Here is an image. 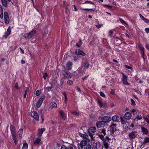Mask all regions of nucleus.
Masks as SVG:
<instances>
[{
	"label": "nucleus",
	"instance_id": "9",
	"mask_svg": "<svg viewBox=\"0 0 149 149\" xmlns=\"http://www.w3.org/2000/svg\"><path fill=\"white\" fill-rule=\"evenodd\" d=\"M102 120L105 124V123H109L110 121L111 120V118L109 116H106L103 117L102 118Z\"/></svg>",
	"mask_w": 149,
	"mask_h": 149
},
{
	"label": "nucleus",
	"instance_id": "52",
	"mask_svg": "<svg viewBox=\"0 0 149 149\" xmlns=\"http://www.w3.org/2000/svg\"><path fill=\"white\" fill-rule=\"evenodd\" d=\"M131 101L132 103V105L134 106L136 105L134 101L133 100V99H131Z\"/></svg>",
	"mask_w": 149,
	"mask_h": 149
},
{
	"label": "nucleus",
	"instance_id": "58",
	"mask_svg": "<svg viewBox=\"0 0 149 149\" xmlns=\"http://www.w3.org/2000/svg\"><path fill=\"white\" fill-rule=\"evenodd\" d=\"M64 78L63 77L62 79H61L60 81V84L61 85H63V84L64 82V80L63 79Z\"/></svg>",
	"mask_w": 149,
	"mask_h": 149
},
{
	"label": "nucleus",
	"instance_id": "55",
	"mask_svg": "<svg viewBox=\"0 0 149 149\" xmlns=\"http://www.w3.org/2000/svg\"><path fill=\"white\" fill-rule=\"evenodd\" d=\"M100 95L102 97H105V95L102 92H100Z\"/></svg>",
	"mask_w": 149,
	"mask_h": 149
},
{
	"label": "nucleus",
	"instance_id": "57",
	"mask_svg": "<svg viewBox=\"0 0 149 149\" xmlns=\"http://www.w3.org/2000/svg\"><path fill=\"white\" fill-rule=\"evenodd\" d=\"M61 149H67V147L65 145H62L61 147Z\"/></svg>",
	"mask_w": 149,
	"mask_h": 149
},
{
	"label": "nucleus",
	"instance_id": "43",
	"mask_svg": "<svg viewBox=\"0 0 149 149\" xmlns=\"http://www.w3.org/2000/svg\"><path fill=\"white\" fill-rule=\"evenodd\" d=\"M84 3L94 4V3L93 2L90 1H86Z\"/></svg>",
	"mask_w": 149,
	"mask_h": 149
},
{
	"label": "nucleus",
	"instance_id": "23",
	"mask_svg": "<svg viewBox=\"0 0 149 149\" xmlns=\"http://www.w3.org/2000/svg\"><path fill=\"white\" fill-rule=\"evenodd\" d=\"M86 68H84V67L82 65L81 67H79L78 70V71L79 72L81 73H83L84 71L86 70Z\"/></svg>",
	"mask_w": 149,
	"mask_h": 149
},
{
	"label": "nucleus",
	"instance_id": "37",
	"mask_svg": "<svg viewBox=\"0 0 149 149\" xmlns=\"http://www.w3.org/2000/svg\"><path fill=\"white\" fill-rule=\"evenodd\" d=\"M119 21H120V22H121L123 24H126L127 25L126 22L123 20L121 18H120L119 19Z\"/></svg>",
	"mask_w": 149,
	"mask_h": 149
},
{
	"label": "nucleus",
	"instance_id": "54",
	"mask_svg": "<svg viewBox=\"0 0 149 149\" xmlns=\"http://www.w3.org/2000/svg\"><path fill=\"white\" fill-rule=\"evenodd\" d=\"M40 94V92L39 90H37L36 92V95L37 96H38Z\"/></svg>",
	"mask_w": 149,
	"mask_h": 149
},
{
	"label": "nucleus",
	"instance_id": "15",
	"mask_svg": "<svg viewBox=\"0 0 149 149\" xmlns=\"http://www.w3.org/2000/svg\"><path fill=\"white\" fill-rule=\"evenodd\" d=\"M132 115L129 112H127L125 113L124 116V119L127 120L130 119Z\"/></svg>",
	"mask_w": 149,
	"mask_h": 149
},
{
	"label": "nucleus",
	"instance_id": "45",
	"mask_svg": "<svg viewBox=\"0 0 149 149\" xmlns=\"http://www.w3.org/2000/svg\"><path fill=\"white\" fill-rule=\"evenodd\" d=\"M92 148L90 144H88L86 147V149H91Z\"/></svg>",
	"mask_w": 149,
	"mask_h": 149
},
{
	"label": "nucleus",
	"instance_id": "38",
	"mask_svg": "<svg viewBox=\"0 0 149 149\" xmlns=\"http://www.w3.org/2000/svg\"><path fill=\"white\" fill-rule=\"evenodd\" d=\"M110 140H111V139L109 138V137L107 136L104 138L103 142L104 141L105 142H107V141H109Z\"/></svg>",
	"mask_w": 149,
	"mask_h": 149
},
{
	"label": "nucleus",
	"instance_id": "26",
	"mask_svg": "<svg viewBox=\"0 0 149 149\" xmlns=\"http://www.w3.org/2000/svg\"><path fill=\"white\" fill-rule=\"evenodd\" d=\"M116 124H113L111 126V130L113 132H114L116 130Z\"/></svg>",
	"mask_w": 149,
	"mask_h": 149
},
{
	"label": "nucleus",
	"instance_id": "21",
	"mask_svg": "<svg viewBox=\"0 0 149 149\" xmlns=\"http://www.w3.org/2000/svg\"><path fill=\"white\" fill-rule=\"evenodd\" d=\"M101 132L103 134V135L102 134L99 135V137L103 141L104 139V136L106 135V133L104 130H102Z\"/></svg>",
	"mask_w": 149,
	"mask_h": 149
},
{
	"label": "nucleus",
	"instance_id": "42",
	"mask_svg": "<svg viewBox=\"0 0 149 149\" xmlns=\"http://www.w3.org/2000/svg\"><path fill=\"white\" fill-rule=\"evenodd\" d=\"M57 107V104L56 103L53 104L51 106V108L53 109V108H56Z\"/></svg>",
	"mask_w": 149,
	"mask_h": 149
},
{
	"label": "nucleus",
	"instance_id": "10",
	"mask_svg": "<svg viewBox=\"0 0 149 149\" xmlns=\"http://www.w3.org/2000/svg\"><path fill=\"white\" fill-rule=\"evenodd\" d=\"M139 48L141 52V55L142 58H143V60H144L145 58L144 57V48L143 46L141 44L139 45Z\"/></svg>",
	"mask_w": 149,
	"mask_h": 149
},
{
	"label": "nucleus",
	"instance_id": "18",
	"mask_svg": "<svg viewBox=\"0 0 149 149\" xmlns=\"http://www.w3.org/2000/svg\"><path fill=\"white\" fill-rule=\"evenodd\" d=\"M11 29L10 28V26H9L8 28L7 29V30L6 32L5 33L4 35V37L5 38H7L8 36L11 33Z\"/></svg>",
	"mask_w": 149,
	"mask_h": 149
},
{
	"label": "nucleus",
	"instance_id": "1",
	"mask_svg": "<svg viewBox=\"0 0 149 149\" xmlns=\"http://www.w3.org/2000/svg\"><path fill=\"white\" fill-rule=\"evenodd\" d=\"M4 17L5 23L6 24H8L10 22V19L8 14L7 12L5 11L3 13V9L2 6L0 4V18L2 19Z\"/></svg>",
	"mask_w": 149,
	"mask_h": 149
},
{
	"label": "nucleus",
	"instance_id": "28",
	"mask_svg": "<svg viewBox=\"0 0 149 149\" xmlns=\"http://www.w3.org/2000/svg\"><path fill=\"white\" fill-rule=\"evenodd\" d=\"M62 93L64 95V100L65 102V103L67 104L68 102V98L66 95V93L65 92H63Z\"/></svg>",
	"mask_w": 149,
	"mask_h": 149
},
{
	"label": "nucleus",
	"instance_id": "4",
	"mask_svg": "<svg viewBox=\"0 0 149 149\" xmlns=\"http://www.w3.org/2000/svg\"><path fill=\"white\" fill-rule=\"evenodd\" d=\"M96 131V129L95 127H91L88 130V132L91 139H93V134L95 133Z\"/></svg>",
	"mask_w": 149,
	"mask_h": 149
},
{
	"label": "nucleus",
	"instance_id": "51",
	"mask_svg": "<svg viewBox=\"0 0 149 149\" xmlns=\"http://www.w3.org/2000/svg\"><path fill=\"white\" fill-rule=\"evenodd\" d=\"M113 33V32L112 30H110L109 31V35L111 36Z\"/></svg>",
	"mask_w": 149,
	"mask_h": 149
},
{
	"label": "nucleus",
	"instance_id": "14",
	"mask_svg": "<svg viewBox=\"0 0 149 149\" xmlns=\"http://www.w3.org/2000/svg\"><path fill=\"white\" fill-rule=\"evenodd\" d=\"M105 124L102 121H99L96 123V125L98 128H101L104 126Z\"/></svg>",
	"mask_w": 149,
	"mask_h": 149
},
{
	"label": "nucleus",
	"instance_id": "3",
	"mask_svg": "<svg viewBox=\"0 0 149 149\" xmlns=\"http://www.w3.org/2000/svg\"><path fill=\"white\" fill-rule=\"evenodd\" d=\"M36 30L33 29L29 33H24L23 36L25 38L30 39L36 33Z\"/></svg>",
	"mask_w": 149,
	"mask_h": 149
},
{
	"label": "nucleus",
	"instance_id": "5",
	"mask_svg": "<svg viewBox=\"0 0 149 149\" xmlns=\"http://www.w3.org/2000/svg\"><path fill=\"white\" fill-rule=\"evenodd\" d=\"M138 132L136 131H132L129 134V136L130 139H135L137 136Z\"/></svg>",
	"mask_w": 149,
	"mask_h": 149
},
{
	"label": "nucleus",
	"instance_id": "53",
	"mask_svg": "<svg viewBox=\"0 0 149 149\" xmlns=\"http://www.w3.org/2000/svg\"><path fill=\"white\" fill-rule=\"evenodd\" d=\"M27 91H28V89L27 88H26V89L25 91V93L24 94V98H26Z\"/></svg>",
	"mask_w": 149,
	"mask_h": 149
},
{
	"label": "nucleus",
	"instance_id": "56",
	"mask_svg": "<svg viewBox=\"0 0 149 149\" xmlns=\"http://www.w3.org/2000/svg\"><path fill=\"white\" fill-rule=\"evenodd\" d=\"M47 73H46V72L45 73H44V74L43 75L44 79L45 80L46 79V78L47 77Z\"/></svg>",
	"mask_w": 149,
	"mask_h": 149
},
{
	"label": "nucleus",
	"instance_id": "39",
	"mask_svg": "<svg viewBox=\"0 0 149 149\" xmlns=\"http://www.w3.org/2000/svg\"><path fill=\"white\" fill-rule=\"evenodd\" d=\"M48 31L47 29H45L43 30L42 31V34L44 35H46L48 33Z\"/></svg>",
	"mask_w": 149,
	"mask_h": 149
},
{
	"label": "nucleus",
	"instance_id": "48",
	"mask_svg": "<svg viewBox=\"0 0 149 149\" xmlns=\"http://www.w3.org/2000/svg\"><path fill=\"white\" fill-rule=\"evenodd\" d=\"M136 118L138 120H140L142 119V117L141 115H138L136 117Z\"/></svg>",
	"mask_w": 149,
	"mask_h": 149
},
{
	"label": "nucleus",
	"instance_id": "59",
	"mask_svg": "<svg viewBox=\"0 0 149 149\" xmlns=\"http://www.w3.org/2000/svg\"><path fill=\"white\" fill-rule=\"evenodd\" d=\"M125 67L126 68L128 69H132V68L131 67H130V66L128 65H125Z\"/></svg>",
	"mask_w": 149,
	"mask_h": 149
},
{
	"label": "nucleus",
	"instance_id": "64",
	"mask_svg": "<svg viewBox=\"0 0 149 149\" xmlns=\"http://www.w3.org/2000/svg\"><path fill=\"white\" fill-rule=\"evenodd\" d=\"M145 47L149 51V45L147 44L146 45Z\"/></svg>",
	"mask_w": 149,
	"mask_h": 149
},
{
	"label": "nucleus",
	"instance_id": "34",
	"mask_svg": "<svg viewBox=\"0 0 149 149\" xmlns=\"http://www.w3.org/2000/svg\"><path fill=\"white\" fill-rule=\"evenodd\" d=\"M82 42L81 39H79V42L76 44V45L78 47H80L82 44Z\"/></svg>",
	"mask_w": 149,
	"mask_h": 149
},
{
	"label": "nucleus",
	"instance_id": "31",
	"mask_svg": "<svg viewBox=\"0 0 149 149\" xmlns=\"http://www.w3.org/2000/svg\"><path fill=\"white\" fill-rule=\"evenodd\" d=\"M41 140V138L40 137H38L34 141V143L35 144H38L40 143Z\"/></svg>",
	"mask_w": 149,
	"mask_h": 149
},
{
	"label": "nucleus",
	"instance_id": "12",
	"mask_svg": "<svg viewBox=\"0 0 149 149\" xmlns=\"http://www.w3.org/2000/svg\"><path fill=\"white\" fill-rule=\"evenodd\" d=\"M75 54L77 55H81L83 56H84L86 54L83 51L79 49H77L75 51Z\"/></svg>",
	"mask_w": 149,
	"mask_h": 149
},
{
	"label": "nucleus",
	"instance_id": "60",
	"mask_svg": "<svg viewBox=\"0 0 149 149\" xmlns=\"http://www.w3.org/2000/svg\"><path fill=\"white\" fill-rule=\"evenodd\" d=\"M143 20L146 23H149V20L146 18Z\"/></svg>",
	"mask_w": 149,
	"mask_h": 149
},
{
	"label": "nucleus",
	"instance_id": "40",
	"mask_svg": "<svg viewBox=\"0 0 149 149\" xmlns=\"http://www.w3.org/2000/svg\"><path fill=\"white\" fill-rule=\"evenodd\" d=\"M147 122V123L149 124V116H146L143 118Z\"/></svg>",
	"mask_w": 149,
	"mask_h": 149
},
{
	"label": "nucleus",
	"instance_id": "6",
	"mask_svg": "<svg viewBox=\"0 0 149 149\" xmlns=\"http://www.w3.org/2000/svg\"><path fill=\"white\" fill-rule=\"evenodd\" d=\"M123 77L121 79L122 81L123 82V83L126 85H130L128 82L127 81V77L124 74L122 73Z\"/></svg>",
	"mask_w": 149,
	"mask_h": 149
},
{
	"label": "nucleus",
	"instance_id": "27",
	"mask_svg": "<svg viewBox=\"0 0 149 149\" xmlns=\"http://www.w3.org/2000/svg\"><path fill=\"white\" fill-rule=\"evenodd\" d=\"M148 143H149V137H146L144 138V140L141 143L143 144H145Z\"/></svg>",
	"mask_w": 149,
	"mask_h": 149
},
{
	"label": "nucleus",
	"instance_id": "25",
	"mask_svg": "<svg viewBox=\"0 0 149 149\" xmlns=\"http://www.w3.org/2000/svg\"><path fill=\"white\" fill-rule=\"evenodd\" d=\"M28 144L25 141H24L23 142V146L22 149H27Z\"/></svg>",
	"mask_w": 149,
	"mask_h": 149
},
{
	"label": "nucleus",
	"instance_id": "16",
	"mask_svg": "<svg viewBox=\"0 0 149 149\" xmlns=\"http://www.w3.org/2000/svg\"><path fill=\"white\" fill-rule=\"evenodd\" d=\"M62 73L64 75V77H63L67 79L71 78V76L68 72L65 71L64 70H62Z\"/></svg>",
	"mask_w": 149,
	"mask_h": 149
},
{
	"label": "nucleus",
	"instance_id": "30",
	"mask_svg": "<svg viewBox=\"0 0 149 149\" xmlns=\"http://www.w3.org/2000/svg\"><path fill=\"white\" fill-rule=\"evenodd\" d=\"M23 130L22 129H20L18 132V134L19 135V138L21 139L22 137V135L23 133Z\"/></svg>",
	"mask_w": 149,
	"mask_h": 149
},
{
	"label": "nucleus",
	"instance_id": "49",
	"mask_svg": "<svg viewBox=\"0 0 149 149\" xmlns=\"http://www.w3.org/2000/svg\"><path fill=\"white\" fill-rule=\"evenodd\" d=\"M93 147L92 148V149H97V144L96 143H93Z\"/></svg>",
	"mask_w": 149,
	"mask_h": 149
},
{
	"label": "nucleus",
	"instance_id": "22",
	"mask_svg": "<svg viewBox=\"0 0 149 149\" xmlns=\"http://www.w3.org/2000/svg\"><path fill=\"white\" fill-rule=\"evenodd\" d=\"M120 119L116 115L113 116L111 118V120L114 122H117L119 121Z\"/></svg>",
	"mask_w": 149,
	"mask_h": 149
},
{
	"label": "nucleus",
	"instance_id": "7",
	"mask_svg": "<svg viewBox=\"0 0 149 149\" xmlns=\"http://www.w3.org/2000/svg\"><path fill=\"white\" fill-rule=\"evenodd\" d=\"M29 115L36 120H39V116L36 112L34 111L31 112Z\"/></svg>",
	"mask_w": 149,
	"mask_h": 149
},
{
	"label": "nucleus",
	"instance_id": "13",
	"mask_svg": "<svg viewBox=\"0 0 149 149\" xmlns=\"http://www.w3.org/2000/svg\"><path fill=\"white\" fill-rule=\"evenodd\" d=\"M79 135L81 137L87 140L88 142H90L91 140H92L91 139V138L89 139L88 136L86 134L80 133L79 134Z\"/></svg>",
	"mask_w": 149,
	"mask_h": 149
},
{
	"label": "nucleus",
	"instance_id": "47",
	"mask_svg": "<svg viewBox=\"0 0 149 149\" xmlns=\"http://www.w3.org/2000/svg\"><path fill=\"white\" fill-rule=\"evenodd\" d=\"M67 149H73V146L72 144L69 145L67 147Z\"/></svg>",
	"mask_w": 149,
	"mask_h": 149
},
{
	"label": "nucleus",
	"instance_id": "46",
	"mask_svg": "<svg viewBox=\"0 0 149 149\" xmlns=\"http://www.w3.org/2000/svg\"><path fill=\"white\" fill-rule=\"evenodd\" d=\"M70 11V9H68V6H67L65 8V12L66 14H68V13H69Z\"/></svg>",
	"mask_w": 149,
	"mask_h": 149
},
{
	"label": "nucleus",
	"instance_id": "44",
	"mask_svg": "<svg viewBox=\"0 0 149 149\" xmlns=\"http://www.w3.org/2000/svg\"><path fill=\"white\" fill-rule=\"evenodd\" d=\"M72 113L73 114L76 116H78L79 115V112H78L77 111H74Z\"/></svg>",
	"mask_w": 149,
	"mask_h": 149
},
{
	"label": "nucleus",
	"instance_id": "11",
	"mask_svg": "<svg viewBox=\"0 0 149 149\" xmlns=\"http://www.w3.org/2000/svg\"><path fill=\"white\" fill-rule=\"evenodd\" d=\"M97 103L101 108L102 107L104 108H106L107 107V103L104 102L103 103L99 100H97Z\"/></svg>",
	"mask_w": 149,
	"mask_h": 149
},
{
	"label": "nucleus",
	"instance_id": "36",
	"mask_svg": "<svg viewBox=\"0 0 149 149\" xmlns=\"http://www.w3.org/2000/svg\"><path fill=\"white\" fill-rule=\"evenodd\" d=\"M77 146L79 149H83V148L84 146H82V145L80 143H78Z\"/></svg>",
	"mask_w": 149,
	"mask_h": 149
},
{
	"label": "nucleus",
	"instance_id": "19",
	"mask_svg": "<svg viewBox=\"0 0 149 149\" xmlns=\"http://www.w3.org/2000/svg\"><path fill=\"white\" fill-rule=\"evenodd\" d=\"M1 1L3 6L6 7L8 6V2L11 1V0H1Z\"/></svg>",
	"mask_w": 149,
	"mask_h": 149
},
{
	"label": "nucleus",
	"instance_id": "17",
	"mask_svg": "<svg viewBox=\"0 0 149 149\" xmlns=\"http://www.w3.org/2000/svg\"><path fill=\"white\" fill-rule=\"evenodd\" d=\"M45 128H39L38 130V136H41L42 133L45 131Z\"/></svg>",
	"mask_w": 149,
	"mask_h": 149
},
{
	"label": "nucleus",
	"instance_id": "33",
	"mask_svg": "<svg viewBox=\"0 0 149 149\" xmlns=\"http://www.w3.org/2000/svg\"><path fill=\"white\" fill-rule=\"evenodd\" d=\"M87 141L85 140H83L81 141L80 143L83 146H85L87 144Z\"/></svg>",
	"mask_w": 149,
	"mask_h": 149
},
{
	"label": "nucleus",
	"instance_id": "32",
	"mask_svg": "<svg viewBox=\"0 0 149 149\" xmlns=\"http://www.w3.org/2000/svg\"><path fill=\"white\" fill-rule=\"evenodd\" d=\"M102 143L106 149H108L109 148V144L108 143L104 141V142H103Z\"/></svg>",
	"mask_w": 149,
	"mask_h": 149
},
{
	"label": "nucleus",
	"instance_id": "61",
	"mask_svg": "<svg viewBox=\"0 0 149 149\" xmlns=\"http://www.w3.org/2000/svg\"><path fill=\"white\" fill-rule=\"evenodd\" d=\"M134 91H135L138 94H140V95H141V93L140 92V91L139 90H136V89H134Z\"/></svg>",
	"mask_w": 149,
	"mask_h": 149
},
{
	"label": "nucleus",
	"instance_id": "35",
	"mask_svg": "<svg viewBox=\"0 0 149 149\" xmlns=\"http://www.w3.org/2000/svg\"><path fill=\"white\" fill-rule=\"evenodd\" d=\"M89 64L87 62H86L84 63V69L86 68L87 69L89 67Z\"/></svg>",
	"mask_w": 149,
	"mask_h": 149
},
{
	"label": "nucleus",
	"instance_id": "63",
	"mask_svg": "<svg viewBox=\"0 0 149 149\" xmlns=\"http://www.w3.org/2000/svg\"><path fill=\"white\" fill-rule=\"evenodd\" d=\"M145 31L147 33H148L149 32V28H147L145 29Z\"/></svg>",
	"mask_w": 149,
	"mask_h": 149
},
{
	"label": "nucleus",
	"instance_id": "20",
	"mask_svg": "<svg viewBox=\"0 0 149 149\" xmlns=\"http://www.w3.org/2000/svg\"><path fill=\"white\" fill-rule=\"evenodd\" d=\"M141 132L143 134L146 135L148 134L149 131L146 128L144 127H141Z\"/></svg>",
	"mask_w": 149,
	"mask_h": 149
},
{
	"label": "nucleus",
	"instance_id": "41",
	"mask_svg": "<svg viewBox=\"0 0 149 149\" xmlns=\"http://www.w3.org/2000/svg\"><path fill=\"white\" fill-rule=\"evenodd\" d=\"M53 87L52 86L50 87H47L45 88V90H47L48 91H49L52 90Z\"/></svg>",
	"mask_w": 149,
	"mask_h": 149
},
{
	"label": "nucleus",
	"instance_id": "8",
	"mask_svg": "<svg viewBox=\"0 0 149 149\" xmlns=\"http://www.w3.org/2000/svg\"><path fill=\"white\" fill-rule=\"evenodd\" d=\"M45 96H42L39 99L36 104V107L37 108H39L40 107L43 101L45 100Z\"/></svg>",
	"mask_w": 149,
	"mask_h": 149
},
{
	"label": "nucleus",
	"instance_id": "50",
	"mask_svg": "<svg viewBox=\"0 0 149 149\" xmlns=\"http://www.w3.org/2000/svg\"><path fill=\"white\" fill-rule=\"evenodd\" d=\"M67 83L70 85H72L73 84V82L71 80H68L67 81Z\"/></svg>",
	"mask_w": 149,
	"mask_h": 149
},
{
	"label": "nucleus",
	"instance_id": "62",
	"mask_svg": "<svg viewBox=\"0 0 149 149\" xmlns=\"http://www.w3.org/2000/svg\"><path fill=\"white\" fill-rule=\"evenodd\" d=\"M102 25V24H99L97 25H96L95 26L97 28H100L101 27Z\"/></svg>",
	"mask_w": 149,
	"mask_h": 149
},
{
	"label": "nucleus",
	"instance_id": "2",
	"mask_svg": "<svg viewBox=\"0 0 149 149\" xmlns=\"http://www.w3.org/2000/svg\"><path fill=\"white\" fill-rule=\"evenodd\" d=\"M11 131V133L12 135V138L14 140V142L15 145L17 144V140L16 136V132L14 127L12 125H10V127Z\"/></svg>",
	"mask_w": 149,
	"mask_h": 149
},
{
	"label": "nucleus",
	"instance_id": "24",
	"mask_svg": "<svg viewBox=\"0 0 149 149\" xmlns=\"http://www.w3.org/2000/svg\"><path fill=\"white\" fill-rule=\"evenodd\" d=\"M72 62L68 61L67 64V68L68 70H70L72 68Z\"/></svg>",
	"mask_w": 149,
	"mask_h": 149
},
{
	"label": "nucleus",
	"instance_id": "29",
	"mask_svg": "<svg viewBox=\"0 0 149 149\" xmlns=\"http://www.w3.org/2000/svg\"><path fill=\"white\" fill-rule=\"evenodd\" d=\"M60 114L61 115L62 118L63 120H65L66 119V117L63 111L61 110L60 112Z\"/></svg>",
	"mask_w": 149,
	"mask_h": 149
}]
</instances>
